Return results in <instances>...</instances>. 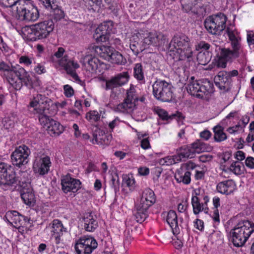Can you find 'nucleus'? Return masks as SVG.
<instances>
[{"label": "nucleus", "instance_id": "f257e3e1", "mask_svg": "<svg viewBox=\"0 0 254 254\" xmlns=\"http://www.w3.org/2000/svg\"><path fill=\"white\" fill-rule=\"evenodd\" d=\"M231 48H221L220 56L217 62V66L225 68L228 62H232L234 60L240 58L246 59V53L241 43V38L235 30L228 27L226 30Z\"/></svg>", "mask_w": 254, "mask_h": 254}, {"label": "nucleus", "instance_id": "f03ea898", "mask_svg": "<svg viewBox=\"0 0 254 254\" xmlns=\"http://www.w3.org/2000/svg\"><path fill=\"white\" fill-rule=\"evenodd\" d=\"M254 232V223L249 220L239 222L230 232L231 241L237 247L243 246Z\"/></svg>", "mask_w": 254, "mask_h": 254}, {"label": "nucleus", "instance_id": "7ed1b4c3", "mask_svg": "<svg viewBox=\"0 0 254 254\" xmlns=\"http://www.w3.org/2000/svg\"><path fill=\"white\" fill-rule=\"evenodd\" d=\"M156 202V196L154 191L147 188L142 192L140 201L135 204L134 216L139 223L143 222L148 216V209Z\"/></svg>", "mask_w": 254, "mask_h": 254}, {"label": "nucleus", "instance_id": "20e7f679", "mask_svg": "<svg viewBox=\"0 0 254 254\" xmlns=\"http://www.w3.org/2000/svg\"><path fill=\"white\" fill-rule=\"evenodd\" d=\"M188 92L199 99H206L213 92V84L207 79L195 80L191 76L186 86Z\"/></svg>", "mask_w": 254, "mask_h": 254}, {"label": "nucleus", "instance_id": "39448f33", "mask_svg": "<svg viewBox=\"0 0 254 254\" xmlns=\"http://www.w3.org/2000/svg\"><path fill=\"white\" fill-rule=\"evenodd\" d=\"M23 181L17 175L12 166L0 162V187L4 190L12 189L17 185L23 187Z\"/></svg>", "mask_w": 254, "mask_h": 254}, {"label": "nucleus", "instance_id": "423d86ee", "mask_svg": "<svg viewBox=\"0 0 254 254\" xmlns=\"http://www.w3.org/2000/svg\"><path fill=\"white\" fill-rule=\"evenodd\" d=\"M54 28V24L52 20H45L31 25L24 35L31 41L42 40L47 38Z\"/></svg>", "mask_w": 254, "mask_h": 254}, {"label": "nucleus", "instance_id": "0eeeda50", "mask_svg": "<svg viewBox=\"0 0 254 254\" xmlns=\"http://www.w3.org/2000/svg\"><path fill=\"white\" fill-rule=\"evenodd\" d=\"M153 94L158 100L170 102L174 98L173 86L164 80H157L152 85Z\"/></svg>", "mask_w": 254, "mask_h": 254}, {"label": "nucleus", "instance_id": "6e6552de", "mask_svg": "<svg viewBox=\"0 0 254 254\" xmlns=\"http://www.w3.org/2000/svg\"><path fill=\"white\" fill-rule=\"evenodd\" d=\"M226 16L222 13L207 18L204 22L207 31L212 35H220L225 29Z\"/></svg>", "mask_w": 254, "mask_h": 254}, {"label": "nucleus", "instance_id": "1a4fd4ad", "mask_svg": "<svg viewBox=\"0 0 254 254\" xmlns=\"http://www.w3.org/2000/svg\"><path fill=\"white\" fill-rule=\"evenodd\" d=\"M98 247L97 241L92 237H80L74 246L77 254H91Z\"/></svg>", "mask_w": 254, "mask_h": 254}, {"label": "nucleus", "instance_id": "9d476101", "mask_svg": "<svg viewBox=\"0 0 254 254\" xmlns=\"http://www.w3.org/2000/svg\"><path fill=\"white\" fill-rule=\"evenodd\" d=\"M19 68H23L19 65L10 66L3 62H0V70L4 71V75L8 83L16 90L21 88L20 81H17L18 78L17 71Z\"/></svg>", "mask_w": 254, "mask_h": 254}, {"label": "nucleus", "instance_id": "9b49d317", "mask_svg": "<svg viewBox=\"0 0 254 254\" xmlns=\"http://www.w3.org/2000/svg\"><path fill=\"white\" fill-rule=\"evenodd\" d=\"M30 153V149L25 145L16 147L10 155L12 165L19 168H22L28 162Z\"/></svg>", "mask_w": 254, "mask_h": 254}, {"label": "nucleus", "instance_id": "f8f14e48", "mask_svg": "<svg viewBox=\"0 0 254 254\" xmlns=\"http://www.w3.org/2000/svg\"><path fill=\"white\" fill-rule=\"evenodd\" d=\"M16 10L19 18L26 21H35L39 17L37 8L33 5L21 4L16 7Z\"/></svg>", "mask_w": 254, "mask_h": 254}, {"label": "nucleus", "instance_id": "ddd939ff", "mask_svg": "<svg viewBox=\"0 0 254 254\" xmlns=\"http://www.w3.org/2000/svg\"><path fill=\"white\" fill-rule=\"evenodd\" d=\"M59 64L63 67L66 73L70 75L72 78L80 84H82V81L80 79L75 70L79 67V64L70 59L66 55L58 60Z\"/></svg>", "mask_w": 254, "mask_h": 254}, {"label": "nucleus", "instance_id": "4468645a", "mask_svg": "<svg viewBox=\"0 0 254 254\" xmlns=\"http://www.w3.org/2000/svg\"><path fill=\"white\" fill-rule=\"evenodd\" d=\"M204 143L200 141L194 142L190 146H183L180 148L179 152L177 156L179 157L180 161L183 159L187 158H192L194 157L196 153H199L205 150Z\"/></svg>", "mask_w": 254, "mask_h": 254}, {"label": "nucleus", "instance_id": "2eb2a0df", "mask_svg": "<svg viewBox=\"0 0 254 254\" xmlns=\"http://www.w3.org/2000/svg\"><path fill=\"white\" fill-rule=\"evenodd\" d=\"M47 229L50 230V238L57 245L60 244L62 241L61 238L64 233L67 232V228L64 227L62 222L58 219H54L47 227Z\"/></svg>", "mask_w": 254, "mask_h": 254}, {"label": "nucleus", "instance_id": "dca6fc26", "mask_svg": "<svg viewBox=\"0 0 254 254\" xmlns=\"http://www.w3.org/2000/svg\"><path fill=\"white\" fill-rule=\"evenodd\" d=\"M129 74L127 72H123L105 80V85L103 86L106 90H113L126 84L128 81Z\"/></svg>", "mask_w": 254, "mask_h": 254}, {"label": "nucleus", "instance_id": "f3484780", "mask_svg": "<svg viewBox=\"0 0 254 254\" xmlns=\"http://www.w3.org/2000/svg\"><path fill=\"white\" fill-rule=\"evenodd\" d=\"M113 22L107 21L101 23L95 30L94 38L98 41L105 42L109 39V35L113 33Z\"/></svg>", "mask_w": 254, "mask_h": 254}, {"label": "nucleus", "instance_id": "a211bd4d", "mask_svg": "<svg viewBox=\"0 0 254 254\" xmlns=\"http://www.w3.org/2000/svg\"><path fill=\"white\" fill-rule=\"evenodd\" d=\"M17 73V81H20L21 87L23 83L29 89L35 88L41 86L42 83L39 77L36 76H34L33 78L31 77L24 68H19Z\"/></svg>", "mask_w": 254, "mask_h": 254}, {"label": "nucleus", "instance_id": "6ab92c4d", "mask_svg": "<svg viewBox=\"0 0 254 254\" xmlns=\"http://www.w3.org/2000/svg\"><path fill=\"white\" fill-rule=\"evenodd\" d=\"M34 114H37L39 122L43 126L48 127V125L51 124L52 119L50 115L52 114L51 110H50V104L46 100L45 103L39 105L38 108L34 109Z\"/></svg>", "mask_w": 254, "mask_h": 254}, {"label": "nucleus", "instance_id": "aec40b11", "mask_svg": "<svg viewBox=\"0 0 254 254\" xmlns=\"http://www.w3.org/2000/svg\"><path fill=\"white\" fill-rule=\"evenodd\" d=\"M62 189L65 193L69 192H76L81 188L79 180L71 177L70 174L64 176L61 178Z\"/></svg>", "mask_w": 254, "mask_h": 254}, {"label": "nucleus", "instance_id": "412c9836", "mask_svg": "<svg viewBox=\"0 0 254 254\" xmlns=\"http://www.w3.org/2000/svg\"><path fill=\"white\" fill-rule=\"evenodd\" d=\"M51 165L50 158L48 156L36 157L33 164V171L39 175L44 176L48 173Z\"/></svg>", "mask_w": 254, "mask_h": 254}, {"label": "nucleus", "instance_id": "4be33fe9", "mask_svg": "<svg viewBox=\"0 0 254 254\" xmlns=\"http://www.w3.org/2000/svg\"><path fill=\"white\" fill-rule=\"evenodd\" d=\"M190 46L189 38L183 33L175 35L170 42L168 49L170 52H174L179 48Z\"/></svg>", "mask_w": 254, "mask_h": 254}, {"label": "nucleus", "instance_id": "5701e85b", "mask_svg": "<svg viewBox=\"0 0 254 254\" xmlns=\"http://www.w3.org/2000/svg\"><path fill=\"white\" fill-rule=\"evenodd\" d=\"M227 75V71H220L214 78L216 86L224 93L229 91L231 87L232 80Z\"/></svg>", "mask_w": 254, "mask_h": 254}, {"label": "nucleus", "instance_id": "b1692460", "mask_svg": "<svg viewBox=\"0 0 254 254\" xmlns=\"http://www.w3.org/2000/svg\"><path fill=\"white\" fill-rule=\"evenodd\" d=\"M166 38L167 36L162 33L154 31L147 34V36L143 39V43L147 46H159L164 44Z\"/></svg>", "mask_w": 254, "mask_h": 254}, {"label": "nucleus", "instance_id": "393cba45", "mask_svg": "<svg viewBox=\"0 0 254 254\" xmlns=\"http://www.w3.org/2000/svg\"><path fill=\"white\" fill-rule=\"evenodd\" d=\"M80 62L85 65L87 64L88 70L92 73L101 72L104 65V63L101 62L97 58L92 57L91 55H86L80 61Z\"/></svg>", "mask_w": 254, "mask_h": 254}, {"label": "nucleus", "instance_id": "a878e982", "mask_svg": "<svg viewBox=\"0 0 254 254\" xmlns=\"http://www.w3.org/2000/svg\"><path fill=\"white\" fill-rule=\"evenodd\" d=\"M188 167H190L188 164H183L176 171L175 178L178 183H182L185 185H188L190 183V172L188 169Z\"/></svg>", "mask_w": 254, "mask_h": 254}, {"label": "nucleus", "instance_id": "bb28decb", "mask_svg": "<svg viewBox=\"0 0 254 254\" xmlns=\"http://www.w3.org/2000/svg\"><path fill=\"white\" fill-rule=\"evenodd\" d=\"M111 138V135H107L102 130L97 128L93 132V138L90 141L93 144L105 145L109 143Z\"/></svg>", "mask_w": 254, "mask_h": 254}, {"label": "nucleus", "instance_id": "cd10ccee", "mask_svg": "<svg viewBox=\"0 0 254 254\" xmlns=\"http://www.w3.org/2000/svg\"><path fill=\"white\" fill-rule=\"evenodd\" d=\"M84 224V229L88 232H93L98 227L96 216L92 213L88 212L84 214L83 217Z\"/></svg>", "mask_w": 254, "mask_h": 254}, {"label": "nucleus", "instance_id": "c85d7f7f", "mask_svg": "<svg viewBox=\"0 0 254 254\" xmlns=\"http://www.w3.org/2000/svg\"><path fill=\"white\" fill-rule=\"evenodd\" d=\"M216 189L219 192L228 195L234 191L235 185L232 180H228L218 183Z\"/></svg>", "mask_w": 254, "mask_h": 254}, {"label": "nucleus", "instance_id": "c756f323", "mask_svg": "<svg viewBox=\"0 0 254 254\" xmlns=\"http://www.w3.org/2000/svg\"><path fill=\"white\" fill-rule=\"evenodd\" d=\"M166 221L172 230L174 235L177 234L180 232L178 226L177 215L174 210H170L166 216Z\"/></svg>", "mask_w": 254, "mask_h": 254}, {"label": "nucleus", "instance_id": "7c9ffc66", "mask_svg": "<svg viewBox=\"0 0 254 254\" xmlns=\"http://www.w3.org/2000/svg\"><path fill=\"white\" fill-rule=\"evenodd\" d=\"M136 108V104L129 101L128 102L125 99L124 101L119 104L114 109L116 112L121 113L125 114H131Z\"/></svg>", "mask_w": 254, "mask_h": 254}, {"label": "nucleus", "instance_id": "2f4dec72", "mask_svg": "<svg viewBox=\"0 0 254 254\" xmlns=\"http://www.w3.org/2000/svg\"><path fill=\"white\" fill-rule=\"evenodd\" d=\"M174 52H176L177 58L180 61L188 60V61H190L191 58L192 52L190 46L179 48Z\"/></svg>", "mask_w": 254, "mask_h": 254}, {"label": "nucleus", "instance_id": "473e14b6", "mask_svg": "<svg viewBox=\"0 0 254 254\" xmlns=\"http://www.w3.org/2000/svg\"><path fill=\"white\" fill-rule=\"evenodd\" d=\"M21 197L26 205H33L35 203V195L31 189H23Z\"/></svg>", "mask_w": 254, "mask_h": 254}, {"label": "nucleus", "instance_id": "72a5a7b5", "mask_svg": "<svg viewBox=\"0 0 254 254\" xmlns=\"http://www.w3.org/2000/svg\"><path fill=\"white\" fill-rule=\"evenodd\" d=\"M6 215L10 217L13 226L15 228H19L23 225V219H25L24 215L20 214L16 211H11L6 213ZM12 223V222H10Z\"/></svg>", "mask_w": 254, "mask_h": 254}, {"label": "nucleus", "instance_id": "f704fd0d", "mask_svg": "<svg viewBox=\"0 0 254 254\" xmlns=\"http://www.w3.org/2000/svg\"><path fill=\"white\" fill-rule=\"evenodd\" d=\"M47 130L51 135H59L64 131V128L59 122L52 120L51 124L48 125Z\"/></svg>", "mask_w": 254, "mask_h": 254}, {"label": "nucleus", "instance_id": "c9c22d12", "mask_svg": "<svg viewBox=\"0 0 254 254\" xmlns=\"http://www.w3.org/2000/svg\"><path fill=\"white\" fill-rule=\"evenodd\" d=\"M105 112L100 111L98 112L96 110H92L87 112L86 114V119L91 123H97L100 121L101 118H104Z\"/></svg>", "mask_w": 254, "mask_h": 254}, {"label": "nucleus", "instance_id": "e433bc0d", "mask_svg": "<svg viewBox=\"0 0 254 254\" xmlns=\"http://www.w3.org/2000/svg\"><path fill=\"white\" fill-rule=\"evenodd\" d=\"M17 116L15 113L10 114L2 120L3 127L6 129L12 128L14 127L15 123L17 122Z\"/></svg>", "mask_w": 254, "mask_h": 254}, {"label": "nucleus", "instance_id": "4c0bfd02", "mask_svg": "<svg viewBox=\"0 0 254 254\" xmlns=\"http://www.w3.org/2000/svg\"><path fill=\"white\" fill-rule=\"evenodd\" d=\"M108 61L118 64H124L127 62L126 59L123 57V55L114 49L112 54H110V57Z\"/></svg>", "mask_w": 254, "mask_h": 254}, {"label": "nucleus", "instance_id": "58836bf2", "mask_svg": "<svg viewBox=\"0 0 254 254\" xmlns=\"http://www.w3.org/2000/svg\"><path fill=\"white\" fill-rule=\"evenodd\" d=\"M214 141L217 142H220L225 140L227 138L226 134L223 131V127L220 126H216L213 128Z\"/></svg>", "mask_w": 254, "mask_h": 254}, {"label": "nucleus", "instance_id": "ea45409f", "mask_svg": "<svg viewBox=\"0 0 254 254\" xmlns=\"http://www.w3.org/2000/svg\"><path fill=\"white\" fill-rule=\"evenodd\" d=\"M114 49L110 46H100L97 47L96 51L99 53L101 57L108 61L110 54H112Z\"/></svg>", "mask_w": 254, "mask_h": 254}, {"label": "nucleus", "instance_id": "a19ab883", "mask_svg": "<svg viewBox=\"0 0 254 254\" xmlns=\"http://www.w3.org/2000/svg\"><path fill=\"white\" fill-rule=\"evenodd\" d=\"M212 53L209 51H200L197 56V60L199 64L205 65L211 60Z\"/></svg>", "mask_w": 254, "mask_h": 254}, {"label": "nucleus", "instance_id": "79ce46f5", "mask_svg": "<svg viewBox=\"0 0 254 254\" xmlns=\"http://www.w3.org/2000/svg\"><path fill=\"white\" fill-rule=\"evenodd\" d=\"M125 99L129 102L130 101L133 103H135V104L138 101L135 89L133 85H131L129 89L127 91V97Z\"/></svg>", "mask_w": 254, "mask_h": 254}, {"label": "nucleus", "instance_id": "37998d69", "mask_svg": "<svg viewBox=\"0 0 254 254\" xmlns=\"http://www.w3.org/2000/svg\"><path fill=\"white\" fill-rule=\"evenodd\" d=\"M180 162L179 157L177 156V155L172 156H167L164 158L160 159L159 163L162 165H170L176 164Z\"/></svg>", "mask_w": 254, "mask_h": 254}, {"label": "nucleus", "instance_id": "c03bdc74", "mask_svg": "<svg viewBox=\"0 0 254 254\" xmlns=\"http://www.w3.org/2000/svg\"><path fill=\"white\" fill-rule=\"evenodd\" d=\"M213 204L215 208L212 216L213 220L215 222L219 223L220 219L218 209V207L220 205L219 197L218 196H214L213 198Z\"/></svg>", "mask_w": 254, "mask_h": 254}, {"label": "nucleus", "instance_id": "a18cd8bd", "mask_svg": "<svg viewBox=\"0 0 254 254\" xmlns=\"http://www.w3.org/2000/svg\"><path fill=\"white\" fill-rule=\"evenodd\" d=\"M195 195V196H193L191 198V204L194 214H198L201 212L203 204H200L199 198L197 197L198 193L196 192Z\"/></svg>", "mask_w": 254, "mask_h": 254}, {"label": "nucleus", "instance_id": "49530a36", "mask_svg": "<svg viewBox=\"0 0 254 254\" xmlns=\"http://www.w3.org/2000/svg\"><path fill=\"white\" fill-rule=\"evenodd\" d=\"M134 77L138 80H142L144 79V73L143 67L140 63L136 64L133 68Z\"/></svg>", "mask_w": 254, "mask_h": 254}, {"label": "nucleus", "instance_id": "de8ad7c7", "mask_svg": "<svg viewBox=\"0 0 254 254\" xmlns=\"http://www.w3.org/2000/svg\"><path fill=\"white\" fill-rule=\"evenodd\" d=\"M47 9H56L57 7V0H39Z\"/></svg>", "mask_w": 254, "mask_h": 254}, {"label": "nucleus", "instance_id": "09e8293b", "mask_svg": "<svg viewBox=\"0 0 254 254\" xmlns=\"http://www.w3.org/2000/svg\"><path fill=\"white\" fill-rule=\"evenodd\" d=\"M155 111L162 120L167 121L172 119V115L169 116L167 112L164 109L157 107L155 109Z\"/></svg>", "mask_w": 254, "mask_h": 254}, {"label": "nucleus", "instance_id": "8fccbe9b", "mask_svg": "<svg viewBox=\"0 0 254 254\" xmlns=\"http://www.w3.org/2000/svg\"><path fill=\"white\" fill-rule=\"evenodd\" d=\"M20 0H2L1 5L5 7H12L17 4L21 5Z\"/></svg>", "mask_w": 254, "mask_h": 254}, {"label": "nucleus", "instance_id": "3c124183", "mask_svg": "<svg viewBox=\"0 0 254 254\" xmlns=\"http://www.w3.org/2000/svg\"><path fill=\"white\" fill-rule=\"evenodd\" d=\"M229 169L236 175H240L242 173L241 167L238 162H233L230 166Z\"/></svg>", "mask_w": 254, "mask_h": 254}, {"label": "nucleus", "instance_id": "603ef678", "mask_svg": "<svg viewBox=\"0 0 254 254\" xmlns=\"http://www.w3.org/2000/svg\"><path fill=\"white\" fill-rule=\"evenodd\" d=\"M53 10L55 19L60 20L64 18V13L63 10H62L58 4H57V7L56 9H51Z\"/></svg>", "mask_w": 254, "mask_h": 254}, {"label": "nucleus", "instance_id": "864d4df0", "mask_svg": "<svg viewBox=\"0 0 254 254\" xmlns=\"http://www.w3.org/2000/svg\"><path fill=\"white\" fill-rule=\"evenodd\" d=\"M210 45L204 41H200L196 45V49L197 51L201 50V51H209L210 48Z\"/></svg>", "mask_w": 254, "mask_h": 254}, {"label": "nucleus", "instance_id": "5fc2aeb1", "mask_svg": "<svg viewBox=\"0 0 254 254\" xmlns=\"http://www.w3.org/2000/svg\"><path fill=\"white\" fill-rule=\"evenodd\" d=\"M65 52L64 49L62 47H59L58 49V51L55 53L54 54V56H53L51 58V60L52 62H55V57L57 58V59H61L64 56V54Z\"/></svg>", "mask_w": 254, "mask_h": 254}, {"label": "nucleus", "instance_id": "6e6d98bb", "mask_svg": "<svg viewBox=\"0 0 254 254\" xmlns=\"http://www.w3.org/2000/svg\"><path fill=\"white\" fill-rule=\"evenodd\" d=\"M111 186L114 190L115 192L119 190L120 188V182L119 177L116 176V177H113L111 180Z\"/></svg>", "mask_w": 254, "mask_h": 254}, {"label": "nucleus", "instance_id": "4d7b16f0", "mask_svg": "<svg viewBox=\"0 0 254 254\" xmlns=\"http://www.w3.org/2000/svg\"><path fill=\"white\" fill-rule=\"evenodd\" d=\"M120 120L118 117H116L114 120L109 122L108 124V128L110 132H112L115 127L118 126L120 123Z\"/></svg>", "mask_w": 254, "mask_h": 254}, {"label": "nucleus", "instance_id": "13d9d810", "mask_svg": "<svg viewBox=\"0 0 254 254\" xmlns=\"http://www.w3.org/2000/svg\"><path fill=\"white\" fill-rule=\"evenodd\" d=\"M247 40L249 46L251 48V46L254 47V33L252 31H247Z\"/></svg>", "mask_w": 254, "mask_h": 254}, {"label": "nucleus", "instance_id": "bf43d9fd", "mask_svg": "<svg viewBox=\"0 0 254 254\" xmlns=\"http://www.w3.org/2000/svg\"><path fill=\"white\" fill-rule=\"evenodd\" d=\"M64 93L66 97H70L74 94L72 87L68 84L64 86Z\"/></svg>", "mask_w": 254, "mask_h": 254}, {"label": "nucleus", "instance_id": "052dcab7", "mask_svg": "<svg viewBox=\"0 0 254 254\" xmlns=\"http://www.w3.org/2000/svg\"><path fill=\"white\" fill-rule=\"evenodd\" d=\"M34 70L38 74H41L46 72V70L44 65L40 64H37V65L34 67Z\"/></svg>", "mask_w": 254, "mask_h": 254}, {"label": "nucleus", "instance_id": "680f3d73", "mask_svg": "<svg viewBox=\"0 0 254 254\" xmlns=\"http://www.w3.org/2000/svg\"><path fill=\"white\" fill-rule=\"evenodd\" d=\"M245 164L247 167L250 169H254V158L248 157L245 160Z\"/></svg>", "mask_w": 254, "mask_h": 254}, {"label": "nucleus", "instance_id": "e2e57ef3", "mask_svg": "<svg viewBox=\"0 0 254 254\" xmlns=\"http://www.w3.org/2000/svg\"><path fill=\"white\" fill-rule=\"evenodd\" d=\"M19 63L26 65H29L32 64V60L27 56H21L19 58Z\"/></svg>", "mask_w": 254, "mask_h": 254}, {"label": "nucleus", "instance_id": "0e129e2a", "mask_svg": "<svg viewBox=\"0 0 254 254\" xmlns=\"http://www.w3.org/2000/svg\"><path fill=\"white\" fill-rule=\"evenodd\" d=\"M199 160L202 162L205 163L211 161L212 159V156L208 154H203L199 156Z\"/></svg>", "mask_w": 254, "mask_h": 254}, {"label": "nucleus", "instance_id": "69168bd1", "mask_svg": "<svg viewBox=\"0 0 254 254\" xmlns=\"http://www.w3.org/2000/svg\"><path fill=\"white\" fill-rule=\"evenodd\" d=\"M211 133L208 130H204L200 133V136L201 138L205 140H208L211 136Z\"/></svg>", "mask_w": 254, "mask_h": 254}, {"label": "nucleus", "instance_id": "338daca9", "mask_svg": "<svg viewBox=\"0 0 254 254\" xmlns=\"http://www.w3.org/2000/svg\"><path fill=\"white\" fill-rule=\"evenodd\" d=\"M140 145L144 149H147L151 147L148 138H145L142 139L140 142Z\"/></svg>", "mask_w": 254, "mask_h": 254}, {"label": "nucleus", "instance_id": "774afa93", "mask_svg": "<svg viewBox=\"0 0 254 254\" xmlns=\"http://www.w3.org/2000/svg\"><path fill=\"white\" fill-rule=\"evenodd\" d=\"M235 158L239 161H242L245 158V153L242 151H237L235 155Z\"/></svg>", "mask_w": 254, "mask_h": 254}]
</instances>
